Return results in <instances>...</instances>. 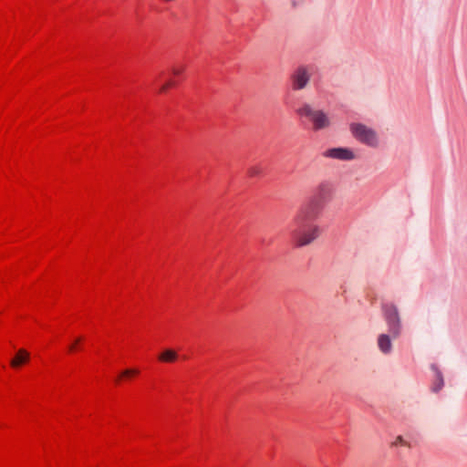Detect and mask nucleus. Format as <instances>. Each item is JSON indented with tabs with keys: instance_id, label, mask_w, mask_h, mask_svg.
<instances>
[{
	"instance_id": "10",
	"label": "nucleus",
	"mask_w": 467,
	"mask_h": 467,
	"mask_svg": "<svg viewBox=\"0 0 467 467\" xmlns=\"http://www.w3.org/2000/svg\"><path fill=\"white\" fill-rule=\"evenodd\" d=\"M177 358V353L172 349H166L159 356V359L163 362H173Z\"/></svg>"
},
{
	"instance_id": "17",
	"label": "nucleus",
	"mask_w": 467,
	"mask_h": 467,
	"mask_svg": "<svg viewBox=\"0 0 467 467\" xmlns=\"http://www.w3.org/2000/svg\"><path fill=\"white\" fill-rule=\"evenodd\" d=\"M183 71V67H173L172 68V73L176 76H179L180 74H182Z\"/></svg>"
},
{
	"instance_id": "2",
	"label": "nucleus",
	"mask_w": 467,
	"mask_h": 467,
	"mask_svg": "<svg viewBox=\"0 0 467 467\" xmlns=\"http://www.w3.org/2000/svg\"><path fill=\"white\" fill-rule=\"evenodd\" d=\"M300 117L306 118L312 125L314 130H322L328 129L331 125V119L328 114L323 109H316L308 102L302 103L296 110Z\"/></svg>"
},
{
	"instance_id": "13",
	"label": "nucleus",
	"mask_w": 467,
	"mask_h": 467,
	"mask_svg": "<svg viewBox=\"0 0 467 467\" xmlns=\"http://www.w3.org/2000/svg\"><path fill=\"white\" fill-rule=\"evenodd\" d=\"M139 374V370L136 368H128L121 372L120 377H130Z\"/></svg>"
},
{
	"instance_id": "6",
	"label": "nucleus",
	"mask_w": 467,
	"mask_h": 467,
	"mask_svg": "<svg viewBox=\"0 0 467 467\" xmlns=\"http://www.w3.org/2000/svg\"><path fill=\"white\" fill-rule=\"evenodd\" d=\"M311 78V72L306 66L298 67L291 75V88L294 91L305 89Z\"/></svg>"
},
{
	"instance_id": "11",
	"label": "nucleus",
	"mask_w": 467,
	"mask_h": 467,
	"mask_svg": "<svg viewBox=\"0 0 467 467\" xmlns=\"http://www.w3.org/2000/svg\"><path fill=\"white\" fill-rule=\"evenodd\" d=\"M392 447L398 446H409V443L403 439L402 436H397L395 440L391 442Z\"/></svg>"
},
{
	"instance_id": "16",
	"label": "nucleus",
	"mask_w": 467,
	"mask_h": 467,
	"mask_svg": "<svg viewBox=\"0 0 467 467\" xmlns=\"http://www.w3.org/2000/svg\"><path fill=\"white\" fill-rule=\"evenodd\" d=\"M174 85V83L172 81H168L166 82L165 84H163L160 89L161 92H165L168 90V88H170L171 87H172Z\"/></svg>"
},
{
	"instance_id": "1",
	"label": "nucleus",
	"mask_w": 467,
	"mask_h": 467,
	"mask_svg": "<svg viewBox=\"0 0 467 467\" xmlns=\"http://www.w3.org/2000/svg\"><path fill=\"white\" fill-rule=\"evenodd\" d=\"M319 215L315 206H303L296 214L291 230V236L298 247L306 246L319 235V228L312 222Z\"/></svg>"
},
{
	"instance_id": "5",
	"label": "nucleus",
	"mask_w": 467,
	"mask_h": 467,
	"mask_svg": "<svg viewBox=\"0 0 467 467\" xmlns=\"http://www.w3.org/2000/svg\"><path fill=\"white\" fill-rule=\"evenodd\" d=\"M352 135L361 143L369 147L376 148L379 145V139L377 132L360 123H353L350 125Z\"/></svg>"
},
{
	"instance_id": "8",
	"label": "nucleus",
	"mask_w": 467,
	"mask_h": 467,
	"mask_svg": "<svg viewBox=\"0 0 467 467\" xmlns=\"http://www.w3.org/2000/svg\"><path fill=\"white\" fill-rule=\"evenodd\" d=\"M391 334L389 333H380L377 337V346L380 353L383 355H389L393 350V344Z\"/></svg>"
},
{
	"instance_id": "18",
	"label": "nucleus",
	"mask_w": 467,
	"mask_h": 467,
	"mask_svg": "<svg viewBox=\"0 0 467 467\" xmlns=\"http://www.w3.org/2000/svg\"><path fill=\"white\" fill-rule=\"evenodd\" d=\"M292 5H293L294 6H296V1L292 2Z\"/></svg>"
},
{
	"instance_id": "12",
	"label": "nucleus",
	"mask_w": 467,
	"mask_h": 467,
	"mask_svg": "<svg viewBox=\"0 0 467 467\" xmlns=\"http://www.w3.org/2000/svg\"><path fill=\"white\" fill-rule=\"evenodd\" d=\"M248 174L252 177L254 176H258L261 174L262 172V170L259 166L257 165H254V166H251L249 169H248Z\"/></svg>"
},
{
	"instance_id": "4",
	"label": "nucleus",
	"mask_w": 467,
	"mask_h": 467,
	"mask_svg": "<svg viewBox=\"0 0 467 467\" xmlns=\"http://www.w3.org/2000/svg\"><path fill=\"white\" fill-rule=\"evenodd\" d=\"M383 315L388 326V331L393 338H398L401 334L402 325L397 306L391 304L384 305Z\"/></svg>"
},
{
	"instance_id": "3",
	"label": "nucleus",
	"mask_w": 467,
	"mask_h": 467,
	"mask_svg": "<svg viewBox=\"0 0 467 467\" xmlns=\"http://www.w3.org/2000/svg\"><path fill=\"white\" fill-rule=\"evenodd\" d=\"M334 185L328 181H323L317 186L314 197L305 206H315L317 214H320L324 205L330 202L334 195Z\"/></svg>"
},
{
	"instance_id": "14",
	"label": "nucleus",
	"mask_w": 467,
	"mask_h": 467,
	"mask_svg": "<svg viewBox=\"0 0 467 467\" xmlns=\"http://www.w3.org/2000/svg\"><path fill=\"white\" fill-rule=\"evenodd\" d=\"M82 338L80 337L75 338V340L68 346L69 352H74L77 350L78 346L81 342Z\"/></svg>"
},
{
	"instance_id": "7",
	"label": "nucleus",
	"mask_w": 467,
	"mask_h": 467,
	"mask_svg": "<svg viewBox=\"0 0 467 467\" xmlns=\"http://www.w3.org/2000/svg\"><path fill=\"white\" fill-rule=\"evenodd\" d=\"M322 155L325 158L338 161H352L355 159V154L352 150L342 147L327 149L322 153Z\"/></svg>"
},
{
	"instance_id": "15",
	"label": "nucleus",
	"mask_w": 467,
	"mask_h": 467,
	"mask_svg": "<svg viewBox=\"0 0 467 467\" xmlns=\"http://www.w3.org/2000/svg\"><path fill=\"white\" fill-rule=\"evenodd\" d=\"M437 379H438V383L433 389L434 391L440 390L443 386V378L440 372H438V374H437Z\"/></svg>"
},
{
	"instance_id": "9",
	"label": "nucleus",
	"mask_w": 467,
	"mask_h": 467,
	"mask_svg": "<svg viewBox=\"0 0 467 467\" xmlns=\"http://www.w3.org/2000/svg\"><path fill=\"white\" fill-rule=\"evenodd\" d=\"M29 357L30 355L26 349L20 348L15 358L11 359L10 365L15 368H19L29 360Z\"/></svg>"
}]
</instances>
